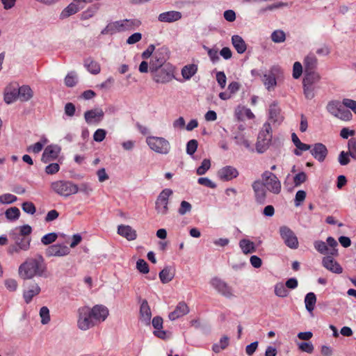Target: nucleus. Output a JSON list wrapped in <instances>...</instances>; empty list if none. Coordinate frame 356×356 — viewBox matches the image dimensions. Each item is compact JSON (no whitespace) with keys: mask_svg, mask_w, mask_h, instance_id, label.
Segmentation results:
<instances>
[{"mask_svg":"<svg viewBox=\"0 0 356 356\" xmlns=\"http://www.w3.org/2000/svg\"><path fill=\"white\" fill-rule=\"evenodd\" d=\"M19 275L24 280L34 277H47L49 273L47 264L41 254L27 258L19 267Z\"/></svg>","mask_w":356,"mask_h":356,"instance_id":"1","label":"nucleus"},{"mask_svg":"<svg viewBox=\"0 0 356 356\" xmlns=\"http://www.w3.org/2000/svg\"><path fill=\"white\" fill-rule=\"evenodd\" d=\"M321 80V76L317 72H307L304 74L302 80L303 93L306 99H312L318 87L317 84Z\"/></svg>","mask_w":356,"mask_h":356,"instance_id":"2","label":"nucleus"},{"mask_svg":"<svg viewBox=\"0 0 356 356\" xmlns=\"http://www.w3.org/2000/svg\"><path fill=\"white\" fill-rule=\"evenodd\" d=\"M50 188L54 193L65 198L79 192L78 185L71 181L64 179L52 181Z\"/></svg>","mask_w":356,"mask_h":356,"instance_id":"3","label":"nucleus"},{"mask_svg":"<svg viewBox=\"0 0 356 356\" xmlns=\"http://www.w3.org/2000/svg\"><path fill=\"white\" fill-rule=\"evenodd\" d=\"M272 127L268 122L261 129L256 143V149L259 153H264L269 147L272 140Z\"/></svg>","mask_w":356,"mask_h":356,"instance_id":"4","label":"nucleus"},{"mask_svg":"<svg viewBox=\"0 0 356 356\" xmlns=\"http://www.w3.org/2000/svg\"><path fill=\"white\" fill-rule=\"evenodd\" d=\"M260 181L263 184L268 191L277 195L282 189L281 182L277 177L270 171H264L261 176Z\"/></svg>","mask_w":356,"mask_h":356,"instance_id":"5","label":"nucleus"},{"mask_svg":"<svg viewBox=\"0 0 356 356\" xmlns=\"http://www.w3.org/2000/svg\"><path fill=\"white\" fill-rule=\"evenodd\" d=\"M150 73L153 81L157 83L165 84L169 83L175 77L174 67L170 63H167L166 65L150 72Z\"/></svg>","mask_w":356,"mask_h":356,"instance_id":"6","label":"nucleus"},{"mask_svg":"<svg viewBox=\"0 0 356 356\" xmlns=\"http://www.w3.org/2000/svg\"><path fill=\"white\" fill-rule=\"evenodd\" d=\"M146 143L154 152L161 154H168L171 149L170 144L163 137L148 136Z\"/></svg>","mask_w":356,"mask_h":356,"instance_id":"7","label":"nucleus"},{"mask_svg":"<svg viewBox=\"0 0 356 356\" xmlns=\"http://www.w3.org/2000/svg\"><path fill=\"white\" fill-rule=\"evenodd\" d=\"M327 111L332 115L344 121H348L352 118L351 112L346 108L343 102L332 101L327 106Z\"/></svg>","mask_w":356,"mask_h":356,"instance_id":"8","label":"nucleus"},{"mask_svg":"<svg viewBox=\"0 0 356 356\" xmlns=\"http://www.w3.org/2000/svg\"><path fill=\"white\" fill-rule=\"evenodd\" d=\"M96 325V323L91 315L89 307H82L78 309V327L86 331Z\"/></svg>","mask_w":356,"mask_h":356,"instance_id":"9","label":"nucleus"},{"mask_svg":"<svg viewBox=\"0 0 356 356\" xmlns=\"http://www.w3.org/2000/svg\"><path fill=\"white\" fill-rule=\"evenodd\" d=\"M337 245V241L332 236L327 238L326 243L321 240L314 242L316 250L323 254H330L332 256H337L338 254V250L336 248Z\"/></svg>","mask_w":356,"mask_h":356,"instance_id":"10","label":"nucleus"},{"mask_svg":"<svg viewBox=\"0 0 356 356\" xmlns=\"http://www.w3.org/2000/svg\"><path fill=\"white\" fill-rule=\"evenodd\" d=\"M172 193L170 188H165L159 193L155 202V210L158 214L165 216L168 213L169 198Z\"/></svg>","mask_w":356,"mask_h":356,"instance_id":"11","label":"nucleus"},{"mask_svg":"<svg viewBox=\"0 0 356 356\" xmlns=\"http://www.w3.org/2000/svg\"><path fill=\"white\" fill-rule=\"evenodd\" d=\"M168 58V50L166 47H163L156 49L149 62V72L155 71L156 69L166 65Z\"/></svg>","mask_w":356,"mask_h":356,"instance_id":"12","label":"nucleus"},{"mask_svg":"<svg viewBox=\"0 0 356 356\" xmlns=\"http://www.w3.org/2000/svg\"><path fill=\"white\" fill-rule=\"evenodd\" d=\"M209 283L219 294L226 298L231 299L236 296L232 287L222 279L214 277L210 280Z\"/></svg>","mask_w":356,"mask_h":356,"instance_id":"13","label":"nucleus"},{"mask_svg":"<svg viewBox=\"0 0 356 356\" xmlns=\"http://www.w3.org/2000/svg\"><path fill=\"white\" fill-rule=\"evenodd\" d=\"M280 237L284 244L291 249L298 248V240L295 233L289 227L283 225L279 229Z\"/></svg>","mask_w":356,"mask_h":356,"instance_id":"14","label":"nucleus"},{"mask_svg":"<svg viewBox=\"0 0 356 356\" xmlns=\"http://www.w3.org/2000/svg\"><path fill=\"white\" fill-rule=\"evenodd\" d=\"M90 313L96 325H97L106 319L109 312L106 306L96 305L92 308H90Z\"/></svg>","mask_w":356,"mask_h":356,"instance_id":"15","label":"nucleus"},{"mask_svg":"<svg viewBox=\"0 0 356 356\" xmlns=\"http://www.w3.org/2000/svg\"><path fill=\"white\" fill-rule=\"evenodd\" d=\"M9 235L22 250L27 251L29 250L31 241L30 236H21L17 234V230H11Z\"/></svg>","mask_w":356,"mask_h":356,"instance_id":"16","label":"nucleus"},{"mask_svg":"<svg viewBox=\"0 0 356 356\" xmlns=\"http://www.w3.org/2000/svg\"><path fill=\"white\" fill-rule=\"evenodd\" d=\"M254 193V197L257 202L264 204L267 196V190L260 181V179L255 180L252 184Z\"/></svg>","mask_w":356,"mask_h":356,"instance_id":"17","label":"nucleus"},{"mask_svg":"<svg viewBox=\"0 0 356 356\" xmlns=\"http://www.w3.org/2000/svg\"><path fill=\"white\" fill-rule=\"evenodd\" d=\"M104 112L102 108H97L87 111L84 113L86 122L90 124H99L104 118Z\"/></svg>","mask_w":356,"mask_h":356,"instance_id":"18","label":"nucleus"},{"mask_svg":"<svg viewBox=\"0 0 356 356\" xmlns=\"http://www.w3.org/2000/svg\"><path fill=\"white\" fill-rule=\"evenodd\" d=\"M70 253V248L63 244H54L49 246L45 252L47 257H63Z\"/></svg>","mask_w":356,"mask_h":356,"instance_id":"19","label":"nucleus"},{"mask_svg":"<svg viewBox=\"0 0 356 356\" xmlns=\"http://www.w3.org/2000/svg\"><path fill=\"white\" fill-rule=\"evenodd\" d=\"M310 153L318 161L323 162L328 154V150L325 145L317 143L312 145Z\"/></svg>","mask_w":356,"mask_h":356,"instance_id":"20","label":"nucleus"},{"mask_svg":"<svg viewBox=\"0 0 356 356\" xmlns=\"http://www.w3.org/2000/svg\"><path fill=\"white\" fill-rule=\"evenodd\" d=\"M238 176V171L233 166L227 165L218 172V177L222 181H230Z\"/></svg>","mask_w":356,"mask_h":356,"instance_id":"21","label":"nucleus"},{"mask_svg":"<svg viewBox=\"0 0 356 356\" xmlns=\"http://www.w3.org/2000/svg\"><path fill=\"white\" fill-rule=\"evenodd\" d=\"M60 152V148L58 145H48L44 150L42 156V161L43 163H49L56 159Z\"/></svg>","mask_w":356,"mask_h":356,"instance_id":"22","label":"nucleus"},{"mask_svg":"<svg viewBox=\"0 0 356 356\" xmlns=\"http://www.w3.org/2000/svg\"><path fill=\"white\" fill-rule=\"evenodd\" d=\"M268 119L273 123L280 124L284 120V116L281 113V108L277 102H274L269 106Z\"/></svg>","mask_w":356,"mask_h":356,"instance_id":"23","label":"nucleus"},{"mask_svg":"<svg viewBox=\"0 0 356 356\" xmlns=\"http://www.w3.org/2000/svg\"><path fill=\"white\" fill-rule=\"evenodd\" d=\"M322 264L326 269L334 273L340 274L343 272L342 267L331 256L323 257Z\"/></svg>","mask_w":356,"mask_h":356,"instance_id":"24","label":"nucleus"},{"mask_svg":"<svg viewBox=\"0 0 356 356\" xmlns=\"http://www.w3.org/2000/svg\"><path fill=\"white\" fill-rule=\"evenodd\" d=\"M182 15L179 11L170 10L159 15L158 20L161 22L172 23L179 20Z\"/></svg>","mask_w":356,"mask_h":356,"instance_id":"25","label":"nucleus"},{"mask_svg":"<svg viewBox=\"0 0 356 356\" xmlns=\"http://www.w3.org/2000/svg\"><path fill=\"white\" fill-rule=\"evenodd\" d=\"M118 234L128 241H134L137 238L136 231L129 225H119L118 227Z\"/></svg>","mask_w":356,"mask_h":356,"instance_id":"26","label":"nucleus"},{"mask_svg":"<svg viewBox=\"0 0 356 356\" xmlns=\"http://www.w3.org/2000/svg\"><path fill=\"white\" fill-rule=\"evenodd\" d=\"M155 330L154 334L159 339H165L168 337L167 332L163 330V318L160 316H155L152 321Z\"/></svg>","mask_w":356,"mask_h":356,"instance_id":"27","label":"nucleus"},{"mask_svg":"<svg viewBox=\"0 0 356 356\" xmlns=\"http://www.w3.org/2000/svg\"><path fill=\"white\" fill-rule=\"evenodd\" d=\"M152 318V312L148 302L143 300L140 307V319L145 325H149Z\"/></svg>","mask_w":356,"mask_h":356,"instance_id":"28","label":"nucleus"},{"mask_svg":"<svg viewBox=\"0 0 356 356\" xmlns=\"http://www.w3.org/2000/svg\"><path fill=\"white\" fill-rule=\"evenodd\" d=\"M117 22L120 30V33L133 30L135 28L139 26L140 24L138 20L131 19L118 20Z\"/></svg>","mask_w":356,"mask_h":356,"instance_id":"29","label":"nucleus"},{"mask_svg":"<svg viewBox=\"0 0 356 356\" xmlns=\"http://www.w3.org/2000/svg\"><path fill=\"white\" fill-rule=\"evenodd\" d=\"M188 312L189 309L187 305L184 302H180L175 310L169 314L168 317L171 321H175L187 314Z\"/></svg>","mask_w":356,"mask_h":356,"instance_id":"30","label":"nucleus"},{"mask_svg":"<svg viewBox=\"0 0 356 356\" xmlns=\"http://www.w3.org/2000/svg\"><path fill=\"white\" fill-rule=\"evenodd\" d=\"M235 116L239 121H243L245 118L250 120L254 118V115L252 111L243 106H238L235 109Z\"/></svg>","mask_w":356,"mask_h":356,"instance_id":"31","label":"nucleus"},{"mask_svg":"<svg viewBox=\"0 0 356 356\" xmlns=\"http://www.w3.org/2000/svg\"><path fill=\"white\" fill-rule=\"evenodd\" d=\"M41 291L40 286L34 283L31 284L28 290L24 291L23 297L26 304L31 302L33 298L38 295Z\"/></svg>","mask_w":356,"mask_h":356,"instance_id":"32","label":"nucleus"},{"mask_svg":"<svg viewBox=\"0 0 356 356\" xmlns=\"http://www.w3.org/2000/svg\"><path fill=\"white\" fill-rule=\"evenodd\" d=\"M232 42L238 54H243L246 51L247 45L244 40L241 36L238 35H233L232 37Z\"/></svg>","mask_w":356,"mask_h":356,"instance_id":"33","label":"nucleus"},{"mask_svg":"<svg viewBox=\"0 0 356 356\" xmlns=\"http://www.w3.org/2000/svg\"><path fill=\"white\" fill-rule=\"evenodd\" d=\"M18 97L22 102H27L33 97V91L30 86L24 85L17 89Z\"/></svg>","mask_w":356,"mask_h":356,"instance_id":"34","label":"nucleus"},{"mask_svg":"<svg viewBox=\"0 0 356 356\" xmlns=\"http://www.w3.org/2000/svg\"><path fill=\"white\" fill-rule=\"evenodd\" d=\"M239 247L241 248L243 253L245 254L256 252V247L254 243L246 238H243L239 241Z\"/></svg>","mask_w":356,"mask_h":356,"instance_id":"35","label":"nucleus"},{"mask_svg":"<svg viewBox=\"0 0 356 356\" xmlns=\"http://www.w3.org/2000/svg\"><path fill=\"white\" fill-rule=\"evenodd\" d=\"M161 282L163 284L170 282L175 277V273L170 266L165 267L159 274Z\"/></svg>","mask_w":356,"mask_h":356,"instance_id":"36","label":"nucleus"},{"mask_svg":"<svg viewBox=\"0 0 356 356\" xmlns=\"http://www.w3.org/2000/svg\"><path fill=\"white\" fill-rule=\"evenodd\" d=\"M305 72H316L314 69L317 65V58L314 54H309L305 58Z\"/></svg>","mask_w":356,"mask_h":356,"instance_id":"37","label":"nucleus"},{"mask_svg":"<svg viewBox=\"0 0 356 356\" xmlns=\"http://www.w3.org/2000/svg\"><path fill=\"white\" fill-rule=\"evenodd\" d=\"M84 66L86 67L88 71L92 74H97L101 70L99 64L90 58H86L84 60Z\"/></svg>","mask_w":356,"mask_h":356,"instance_id":"38","label":"nucleus"},{"mask_svg":"<svg viewBox=\"0 0 356 356\" xmlns=\"http://www.w3.org/2000/svg\"><path fill=\"white\" fill-rule=\"evenodd\" d=\"M197 71V65L195 64H190L185 65L181 69V75L185 80H189L193 76Z\"/></svg>","mask_w":356,"mask_h":356,"instance_id":"39","label":"nucleus"},{"mask_svg":"<svg viewBox=\"0 0 356 356\" xmlns=\"http://www.w3.org/2000/svg\"><path fill=\"white\" fill-rule=\"evenodd\" d=\"M79 11V7L75 3H70L64 8L60 14V19H63L76 13Z\"/></svg>","mask_w":356,"mask_h":356,"instance_id":"40","label":"nucleus"},{"mask_svg":"<svg viewBox=\"0 0 356 356\" xmlns=\"http://www.w3.org/2000/svg\"><path fill=\"white\" fill-rule=\"evenodd\" d=\"M316 302V296L313 292L308 293L305 298V304L306 309L309 312H312Z\"/></svg>","mask_w":356,"mask_h":356,"instance_id":"41","label":"nucleus"},{"mask_svg":"<svg viewBox=\"0 0 356 356\" xmlns=\"http://www.w3.org/2000/svg\"><path fill=\"white\" fill-rule=\"evenodd\" d=\"M117 33H120L117 21L108 23L106 27L101 31L102 35H113Z\"/></svg>","mask_w":356,"mask_h":356,"instance_id":"42","label":"nucleus"},{"mask_svg":"<svg viewBox=\"0 0 356 356\" xmlns=\"http://www.w3.org/2000/svg\"><path fill=\"white\" fill-rule=\"evenodd\" d=\"M229 345V338L227 336H223L220 338L218 343H214L212 346V350L216 353H218L221 350L225 349Z\"/></svg>","mask_w":356,"mask_h":356,"instance_id":"43","label":"nucleus"},{"mask_svg":"<svg viewBox=\"0 0 356 356\" xmlns=\"http://www.w3.org/2000/svg\"><path fill=\"white\" fill-rule=\"evenodd\" d=\"M263 81L268 90L273 89L277 84L276 79L273 74H265Z\"/></svg>","mask_w":356,"mask_h":356,"instance_id":"44","label":"nucleus"},{"mask_svg":"<svg viewBox=\"0 0 356 356\" xmlns=\"http://www.w3.org/2000/svg\"><path fill=\"white\" fill-rule=\"evenodd\" d=\"M18 97L17 89H6L4 93V101L6 104L13 103Z\"/></svg>","mask_w":356,"mask_h":356,"instance_id":"45","label":"nucleus"},{"mask_svg":"<svg viewBox=\"0 0 356 356\" xmlns=\"http://www.w3.org/2000/svg\"><path fill=\"white\" fill-rule=\"evenodd\" d=\"M39 315L41 318V323L42 325H47L50 322L51 318L49 309H48L47 307H42L40 309Z\"/></svg>","mask_w":356,"mask_h":356,"instance_id":"46","label":"nucleus"},{"mask_svg":"<svg viewBox=\"0 0 356 356\" xmlns=\"http://www.w3.org/2000/svg\"><path fill=\"white\" fill-rule=\"evenodd\" d=\"M5 215L7 219L10 220H15L19 218L20 211L17 207H11L6 211Z\"/></svg>","mask_w":356,"mask_h":356,"instance_id":"47","label":"nucleus"},{"mask_svg":"<svg viewBox=\"0 0 356 356\" xmlns=\"http://www.w3.org/2000/svg\"><path fill=\"white\" fill-rule=\"evenodd\" d=\"M275 293L280 298H285L289 295V292L283 283L279 282L275 285Z\"/></svg>","mask_w":356,"mask_h":356,"instance_id":"48","label":"nucleus"},{"mask_svg":"<svg viewBox=\"0 0 356 356\" xmlns=\"http://www.w3.org/2000/svg\"><path fill=\"white\" fill-rule=\"evenodd\" d=\"M271 40L275 43H281L285 41L286 35L282 30H275L271 34Z\"/></svg>","mask_w":356,"mask_h":356,"instance_id":"49","label":"nucleus"},{"mask_svg":"<svg viewBox=\"0 0 356 356\" xmlns=\"http://www.w3.org/2000/svg\"><path fill=\"white\" fill-rule=\"evenodd\" d=\"M99 6L98 4L92 5V6L89 7L86 11H84L82 13V19H88L93 17L95 14L99 10Z\"/></svg>","mask_w":356,"mask_h":356,"instance_id":"50","label":"nucleus"},{"mask_svg":"<svg viewBox=\"0 0 356 356\" xmlns=\"http://www.w3.org/2000/svg\"><path fill=\"white\" fill-rule=\"evenodd\" d=\"M298 349L307 353H312L314 350V345L310 341L300 342L297 343Z\"/></svg>","mask_w":356,"mask_h":356,"instance_id":"51","label":"nucleus"},{"mask_svg":"<svg viewBox=\"0 0 356 356\" xmlns=\"http://www.w3.org/2000/svg\"><path fill=\"white\" fill-rule=\"evenodd\" d=\"M211 167V161L208 159H204L201 165L197 168L196 172L198 175H204Z\"/></svg>","mask_w":356,"mask_h":356,"instance_id":"52","label":"nucleus"},{"mask_svg":"<svg viewBox=\"0 0 356 356\" xmlns=\"http://www.w3.org/2000/svg\"><path fill=\"white\" fill-rule=\"evenodd\" d=\"M234 140L238 145L244 146L245 148L249 149L250 147V143L246 139L245 136L239 133L234 136Z\"/></svg>","mask_w":356,"mask_h":356,"instance_id":"53","label":"nucleus"},{"mask_svg":"<svg viewBox=\"0 0 356 356\" xmlns=\"http://www.w3.org/2000/svg\"><path fill=\"white\" fill-rule=\"evenodd\" d=\"M77 82L76 74L74 72H71L67 74L65 78V84L67 87H74Z\"/></svg>","mask_w":356,"mask_h":356,"instance_id":"54","label":"nucleus"},{"mask_svg":"<svg viewBox=\"0 0 356 356\" xmlns=\"http://www.w3.org/2000/svg\"><path fill=\"white\" fill-rule=\"evenodd\" d=\"M58 235L55 232H51L44 235L41 238L42 244L47 245L54 243L57 239Z\"/></svg>","mask_w":356,"mask_h":356,"instance_id":"55","label":"nucleus"},{"mask_svg":"<svg viewBox=\"0 0 356 356\" xmlns=\"http://www.w3.org/2000/svg\"><path fill=\"white\" fill-rule=\"evenodd\" d=\"M13 230H17L18 234L26 236H29L32 232V228L29 225H24L22 226L17 227Z\"/></svg>","mask_w":356,"mask_h":356,"instance_id":"56","label":"nucleus"},{"mask_svg":"<svg viewBox=\"0 0 356 356\" xmlns=\"http://www.w3.org/2000/svg\"><path fill=\"white\" fill-rule=\"evenodd\" d=\"M197 146L198 143L196 140H190L186 144V153L190 156L193 155L197 150Z\"/></svg>","mask_w":356,"mask_h":356,"instance_id":"57","label":"nucleus"},{"mask_svg":"<svg viewBox=\"0 0 356 356\" xmlns=\"http://www.w3.org/2000/svg\"><path fill=\"white\" fill-rule=\"evenodd\" d=\"M307 176L305 172H300L296 174L293 177V183L296 187L300 186L305 183L307 180Z\"/></svg>","mask_w":356,"mask_h":356,"instance_id":"58","label":"nucleus"},{"mask_svg":"<svg viewBox=\"0 0 356 356\" xmlns=\"http://www.w3.org/2000/svg\"><path fill=\"white\" fill-rule=\"evenodd\" d=\"M348 149L350 156L356 160V138H352L348 140Z\"/></svg>","mask_w":356,"mask_h":356,"instance_id":"59","label":"nucleus"},{"mask_svg":"<svg viewBox=\"0 0 356 356\" xmlns=\"http://www.w3.org/2000/svg\"><path fill=\"white\" fill-rule=\"evenodd\" d=\"M17 197L10 193H5L0 195V202L2 204H11L17 201Z\"/></svg>","mask_w":356,"mask_h":356,"instance_id":"60","label":"nucleus"},{"mask_svg":"<svg viewBox=\"0 0 356 356\" xmlns=\"http://www.w3.org/2000/svg\"><path fill=\"white\" fill-rule=\"evenodd\" d=\"M191 209H192L191 204L188 202L183 200L181 202L180 207L178 209V213L181 216H184L186 213L190 212L191 211Z\"/></svg>","mask_w":356,"mask_h":356,"instance_id":"61","label":"nucleus"},{"mask_svg":"<svg viewBox=\"0 0 356 356\" xmlns=\"http://www.w3.org/2000/svg\"><path fill=\"white\" fill-rule=\"evenodd\" d=\"M22 210L29 214L33 215L35 213L36 209L33 203L31 202H25L22 204Z\"/></svg>","mask_w":356,"mask_h":356,"instance_id":"62","label":"nucleus"},{"mask_svg":"<svg viewBox=\"0 0 356 356\" xmlns=\"http://www.w3.org/2000/svg\"><path fill=\"white\" fill-rule=\"evenodd\" d=\"M137 269L142 273L146 274L149 272V266L147 263L142 259H140L136 262Z\"/></svg>","mask_w":356,"mask_h":356,"instance_id":"63","label":"nucleus"},{"mask_svg":"<svg viewBox=\"0 0 356 356\" xmlns=\"http://www.w3.org/2000/svg\"><path fill=\"white\" fill-rule=\"evenodd\" d=\"M305 198L306 192L305 191L300 190L297 191L294 200L295 206L299 207L302 204V202L305 200Z\"/></svg>","mask_w":356,"mask_h":356,"instance_id":"64","label":"nucleus"}]
</instances>
